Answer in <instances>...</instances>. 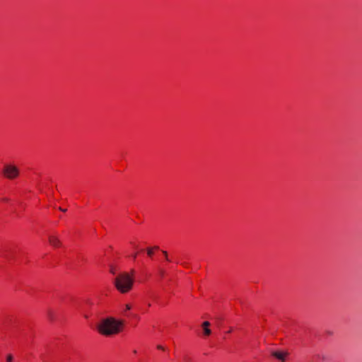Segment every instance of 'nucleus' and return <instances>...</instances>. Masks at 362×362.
Segmentation results:
<instances>
[{
  "mask_svg": "<svg viewBox=\"0 0 362 362\" xmlns=\"http://www.w3.org/2000/svg\"><path fill=\"white\" fill-rule=\"evenodd\" d=\"M123 326L122 320L109 317L102 319L96 325L97 331L103 336L110 337L119 333Z\"/></svg>",
  "mask_w": 362,
  "mask_h": 362,
  "instance_id": "1",
  "label": "nucleus"
},
{
  "mask_svg": "<svg viewBox=\"0 0 362 362\" xmlns=\"http://www.w3.org/2000/svg\"><path fill=\"white\" fill-rule=\"evenodd\" d=\"M134 273V270L132 269L131 273L121 272L115 277L114 285L120 293H126L132 289Z\"/></svg>",
  "mask_w": 362,
  "mask_h": 362,
  "instance_id": "2",
  "label": "nucleus"
},
{
  "mask_svg": "<svg viewBox=\"0 0 362 362\" xmlns=\"http://www.w3.org/2000/svg\"><path fill=\"white\" fill-rule=\"evenodd\" d=\"M3 175L9 180H13L18 177L19 169L14 165H5L3 169Z\"/></svg>",
  "mask_w": 362,
  "mask_h": 362,
  "instance_id": "3",
  "label": "nucleus"
},
{
  "mask_svg": "<svg viewBox=\"0 0 362 362\" xmlns=\"http://www.w3.org/2000/svg\"><path fill=\"white\" fill-rule=\"evenodd\" d=\"M49 243L53 247H59L61 245V242L57 236L49 235Z\"/></svg>",
  "mask_w": 362,
  "mask_h": 362,
  "instance_id": "4",
  "label": "nucleus"
},
{
  "mask_svg": "<svg viewBox=\"0 0 362 362\" xmlns=\"http://www.w3.org/2000/svg\"><path fill=\"white\" fill-rule=\"evenodd\" d=\"M272 354L273 356H274L275 358H278L281 362H284V361H285V356L287 355L286 353H282V352H279V351H274V352H272Z\"/></svg>",
  "mask_w": 362,
  "mask_h": 362,
  "instance_id": "5",
  "label": "nucleus"
},
{
  "mask_svg": "<svg viewBox=\"0 0 362 362\" xmlns=\"http://www.w3.org/2000/svg\"><path fill=\"white\" fill-rule=\"evenodd\" d=\"M47 315L49 320H54L55 318L54 313L52 309H48L47 310Z\"/></svg>",
  "mask_w": 362,
  "mask_h": 362,
  "instance_id": "6",
  "label": "nucleus"
},
{
  "mask_svg": "<svg viewBox=\"0 0 362 362\" xmlns=\"http://www.w3.org/2000/svg\"><path fill=\"white\" fill-rule=\"evenodd\" d=\"M158 247L157 246H155L153 247H148L146 249V252H147V255L149 256V257H152L153 255V250H158Z\"/></svg>",
  "mask_w": 362,
  "mask_h": 362,
  "instance_id": "7",
  "label": "nucleus"
},
{
  "mask_svg": "<svg viewBox=\"0 0 362 362\" xmlns=\"http://www.w3.org/2000/svg\"><path fill=\"white\" fill-rule=\"evenodd\" d=\"M203 331L205 336H209L211 333V331L209 327L203 328Z\"/></svg>",
  "mask_w": 362,
  "mask_h": 362,
  "instance_id": "8",
  "label": "nucleus"
},
{
  "mask_svg": "<svg viewBox=\"0 0 362 362\" xmlns=\"http://www.w3.org/2000/svg\"><path fill=\"white\" fill-rule=\"evenodd\" d=\"M117 271V269L115 266H110V272L112 274H116V272Z\"/></svg>",
  "mask_w": 362,
  "mask_h": 362,
  "instance_id": "9",
  "label": "nucleus"
},
{
  "mask_svg": "<svg viewBox=\"0 0 362 362\" xmlns=\"http://www.w3.org/2000/svg\"><path fill=\"white\" fill-rule=\"evenodd\" d=\"M210 326V323L208 321H205L202 323V328L209 327Z\"/></svg>",
  "mask_w": 362,
  "mask_h": 362,
  "instance_id": "10",
  "label": "nucleus"
},
{
  "mask_svg": "<svg viewBox=\"0 0 362 362\" xmlns=\"http://www.w3.org/2000/svg\"><path fill=\"white\" fill-rule=\"evenodd\" d=\"M13 361V357L11 355H8L6 358V361L7 362H12Z\"/></svg>",
  "mask_w": 362,
  "mask_h": 362,
  "instance_id": "11",
  "label": "nucleus"
},
{
  "mask_svg": "<svg viewBox=\"0 0 362 362\" xmlns=\"http://www.w3.org/2000/svg\"><path fill=\"white\" fill-rule=\"evenodd\" d=\"M131 308H132V306L129 304L125 305V310H124V312L127 311V310H131Z\"/></svg>",
  "mask_w": 362,
  "mask_h": 362,
  "instance_id": "12",
  "label": "nucleus"
},
{
  "mask_svg": "<svg viewBox=\"0 0 362 362\" xmlns=\"http://www.w3.org/2000/svg\"><path fill=\"white\" fill-rule=\"evenodd\" d=\"M136 257H137V253H134V254L132 255V258L134 259H135L136 258Z\"/></svg>",
  "mask_w": 362,
  "mask_h": 362,
  "instance_id": "13",
  "label": "nucleus"
},
{
  "mask_svg": "<svg viewBox=\"0 0 362 362\" xmlns=\"http://www.w3.org/2000/svg\"><path fill=\"white\" fill-rule=\"evenodd\" d=\"M163 254L165 255L166 259L169 261L168 258L167 257V252L163 251Z\"/></svg>",
  "mask_w": 362,
  "mask_h": 362,
  "instance_id": "14",
  "label": "nucleus"
},
{
  "mask_svg": "<svg viewBox=\"0 0 362 362\" xmlns=\"http://www.w3.org/2000/svg\"><path fill=\"white\" fill-rule=\"evenodd\" d=\"M157 348H158V349H163V347L162 346H160V345H158V346H157Z\"/></svg>",
  "mask_w": 362,
  "mask_h": 362,
  "instance_id": "15",
  "label": "nucleus"
},
{
  "mask_svg": "<svg viewBox=\"0 0 362 362\" xmlns=\"http://www.w3.org/2000/svg\"><path fill=\"white\" fill-rule=\"evenodd\" d=\"M59 210H61L62 211H66V209H62V208H59Z\"/></svg>",
  "mask_w": 362,
  "mask_h": 362,
  "instance_id": "16",
  "label": "nucleus"
}]
</instances>
